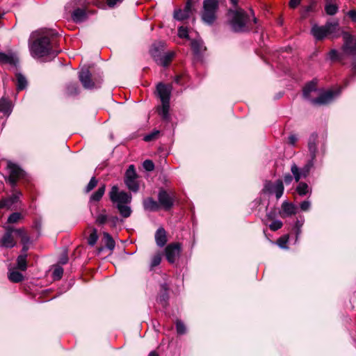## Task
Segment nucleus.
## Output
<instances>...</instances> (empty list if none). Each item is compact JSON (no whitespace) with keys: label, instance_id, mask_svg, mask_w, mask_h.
I'll use <instances>...</instances> for the list:
<instances>
[{"label":"nucleus","instance_id":"obj_28","mask_svg":"<svg viewBox=\"0 0 356 356\" xmlns=\"http://www.w3.org/2000/svg\"><path fill=\"white\" fill-rule=\"evenodd\" d=\"M129 204H118L116 205V207L121 215L122 217L127 218L129 217L132 213V210L130 206H129Z\"/></svg>","mask_w":356,"mask_h":356},{"label":"nucleus","instance_id":"obj_47","mask_svg":"<svg viewBox=\"0 0 356 356\" xmlns=\"http://www.w3.org/2000/svg\"><path fill=\"white\" fill-rule=\"evenodd\" d=\"M283 225V223L281 220H273L270 225H269V228L272 230V231H277L278 229H280Z\"/></svg>","mask_w":356,"mask_h":356},{"label":"nucleus","instance_id":"obj_31","mask_svg":"<svg viewBox=\"0 0 356 356\" xmlns=\"http://www.w3.org/2000/svg\"><path fill=\"white\" fill-rule=\"evenodd\" d=\"M105 190H106V186L104 184H103L98 188V190L96 192H95L93 194H92V195L90 196V200L95 201V202L99 201L102 199V196L104 195V194L105 193Z\"/></svg>","mask_w":356,"mask_h":356},{"label":"nucleus","instance_id":"obj_25","mask_svg":"<svg viewBox=\"0 0 356 356\" xmlns=\"http://www.w3.org/2000/svg\"><path fill=\"white\" fill-rule=\"evenodd\" d=\"M300 196H305L312 194V188L305 182H299L296 189Z\"/></svg>","mask_w":356,"mask_h":356},{"label":"nucleus","instance_id":"obj_33","mask_svg":"<svg viewBox=\"0 0 356 356\" xmlns=\"http://www.w3.org/2000/svg\"><path fill=\"white\" fill-rule=\"evenodd\" d=\"M161 103L162 106L159 109V113L164 120H168L169 118L170 102Z\"/></svg>","mask_w":356,"mask_h":356},{"label":"nucleus","instance_id":"obj_23","mask_svg":"<svg viewBox=\"0 0 356 356\" xmlns=\"http://www.w3.org/2000/svg\"><path fill=\"white\" fill-rule=\"evenodd\" d=\"M316 140H317V135L312 134L309 140L308 143V149L310 154V157L312 158V159H316V152H317V147H316Z\"/></svg>","mask_w":356,"mask_h":356},{"label":"nucleus","instance_id":"obj_41","mask_svg":"<svg viewBox=\"0 0 356 356\" xmlns=\"http://www.w3.org/2000/svg\"><path fill=\"white\" fill-rule=\"evenodd\" d=\"M97 231L95 228L92 229V232L88 238V243L90 246H94L98 240Z\"/></svg>","mask_w":356,"mask_h":356},{"label":"nucleus","instance_id":"obj_40","mask_svg":"<svg viewBox=\"0 0 356 356\" xmlns=\"http://www.w3.org/2000/svg\"><path fill=\"white\" fill-rule=\"evenodd\" d=\"M191 46L194 54L196 55L201 53L203 47L202 41L198 40H193L191 42Z\"/></svg>","mask_w":356,"mask_h":356},{"label":"nucleus","instance_id":"obj_24","mask_svg":"<svg viewBox=\"0 0 356 356\" xmlns=\"http://www.w3.org/2000/svg\"><path fill=\"white\" fill-rule=\"evenodd\" d=\"M72 18L76 23L82 22L87 18V15L83 9L77 8L72 14Z\"/></svg>","mask_w":356,"mask_h":356},{"label":"nucleus","instance_id":"obj_8","mask_svg":"<svg viewBox=\"0 0 356 356\" xmlns=\"http://www.w3.org/2000/svg\"><path fill=\"white\" fill-rule=\"evenodd\" d=\"M7 168L9 171L8 181L14 187L17 180L24 176V172L17 165L11 162L8 163Z\"/></svg>","mask_w":356,"mask_h":356},{"label":"nucleus","instance_id":"obj_55","mask_svg":"<svg viewBox=\"0 0 356 356\" xmlns=\"http://www.w3.org/2000/svg\"><path fill=\"white\" fill-rule=\"evenodd\" d=\"M311 207V202L309 200H305L300 204V208L302 211H307L309 210Z\"/></svg>","mask_w":356,"mask_h":356},{"label":"nucleus","instance_id":"obj_15","mask_svg":"<svg viewBox=\"0 0 356 356\" xmlns=\"http://www.w3.org/2000/svg\"><path fill=\"white\" fill-rule=\"evenodd\" d=\"M171 90V85L159 83L156 86V92L161 102H170Z\"/></svg>","mask_w":356,"mask_h":356},{"label":"nucleus","instance_id":"obj_38","mask_svg":"<svg viewBox=\"0 0 356 356\" xmlns=\"http://www.w3.org/2000/svg\"><path fill=\"white\" fill-rule=\"evenodd\" d=\"M314 160L315 159H312V158H310V159L304 165V167L302 168H300V170L302 171L303 175V178H305L309 175L311 169L314 167Z\"/></svg>","mask_w":356,"mask_h":356},{"label":"nucleus","instance_id":"obj_7","mask_svg":"<svg viewBox=\"0 0 356 356\" xmlns=\"http://www.w3.org/2000/svg\"><path fill=\"white\" fill-rule=\"evenodd\" d=\"M284 184L281 179H277L275 182L270 181H266L263 189L264 193L268 194H275L277 199L280 198L284 193Z\"/></svg>","mask_w":356,"mask_h":356},{"label":"nucleus","instance_id":"obj_17","mask_svg":"<svg viewBox=\"0 0 356 356\" xmlns=\"http://www.w3.org/2000/svg\"><path fill=\"white\" fill-rule=\"evenodd\" d=\"M191 13V4L188 1L184 10H177L174 12V17L177 20H184L190 17Z\"/></svg>","mask_w":356,"mask_h":356},{"label":"nucleus","instance_id":"obj_50","mask_svg":"<svg viewBox=\"0 0 356 356\" xmlns=\"http://www.w3.org/2000/svg\"><path fill=\"white\" fill-rule=\"evenodd\" d=\"M176 329L179 334H184L186 333V327L183 322L177 321L176 323Z\"/></svg>","mask_w":356,"mask_h":356},{"label":"nucleus","instance_id":"obj_14","mask_svg":"<svg viewBox=\"0 0 356 356\" xmlns=\"http://www.w3.org/2000/svg\"><path fill=\"white\" fill-rule=\"evenodd\" d=\"M337 95V92L330 90L321 94L318 98L312 99V102L315 105L327 104L332 102Z\"/></svg>","mask_w":356,"mask_h":356},{"label":"nucleus","instance_id":"obj_62","mask_svg":"<svg viewBox=\"0 0 356 356\" xmlns=\"http://www.w3.org/2000/svg\"><path fill=\"white\" fill-rule=\"evenodd\" d=\"M348 15L352 19L353 22H356V11L351 10L348 13Z\"/></svg>","mask_w":356,"mask_h":356},{"label":"nucleus","instance_id":"obj_36","mask_svg":"<svg viewBox=\"0 0 356 356\" xmlns=\"http://www.w3.org/2000/svg\"><path fill=\"white\" fill-rule=\"evenodd\" d=\"M108 217L109 216L106 214V210L104 209L97 216L95 222L99 225H104L108 222Z\"/></svg>","mask_w":356,"mask_h":356},{"label":"nucleus","instance_id":"obj_43","mask_svg":"<svg viewBox=\"0 0 356 356\" xmlns=\"http://www.w3.org/2000/svg\"><path fill=\"white\" fill-rule=\"evenodd\" d=\"M67 93L69 95H76L79 94V87L76 83H70L67 87Z\"/></svg>","mask_w":356,"mask_h":356},{"label":"nucleus","instance_id":"obj_4","mask_svg":"<svg viewBox=\"0 0 356 356\" xmlns=\"http://www.w3.org/2000/svg\"><path fill=\"white\" fill-rule=\"evenodd\" d=\"M338 26V21L327 22L324 26L314 25L311 29V33L316 40H321L327 35L334 33Z\"/></svg>","mask_w":356,"mask_h":356},{"label":"nucleus","instance_id":"obj_51","mask_svg":"<svg viewBox=\"0 0 356 356\" xmlns=\"http://www.w3.org/2000/svg\"><path fill=\"white\" fill-rule=\"evenodd\" d=\"M159 134V131L155 130V131H152V133L145 136L143 139L146 142H149V141H152V140L155 139Z\"/></svg>","mask_w":356,"mask_h":356},{"label":"nucleus","instance_id":"obj_30","mask_svg":"<svg viewBox=\"0 0 356 356\" xmlns=\"http://www.w3.org/2000/svg\"><path fill=\"white\" fill-rule=\"evenodd\" d=\"M8 277L10 281L15 283L19 282L24 279L23 275L15 270H10Z\"/></svg>","mask_w":356,"mask_h":356},{"label":"nucleus","instance_id":"obj_13","mask_svg":"<svg viewBox=\"0 0 356 356\" xmlns=\"http://www.w3.org/2000/svg\"><path fill=\"white\" fill-rule=\"evenodd\" d=\"M165 252L167 260L172 264L179 257L181 245L179 243L170 244L165 248Z\"/></svg>","mask_w":356,"mask_h":356},{"label":"nucleus","instance_id":"obj_2","mask_svg":"<svg viewBox=\"0 0 356 356\" xmlns=\"http://www.w3.org/2000/svg\"><path fill=\"white\" fill-rule=\"evenodd\" d=\"M227 24L235 33H245L250 31L252 29L250 17L241 8L229 10Z\"/></svg>","mask_w":356,"mask_h":356},{"label":"nucleus","instance_id":"obj_27","mask_svg":"<svg viewBox=\"0 0 356 356\" xmlns=\"http://www.w3.org/2000/svg\"><path fill=\"white\" fill-rule=\"evenodd\" d=\"M165 47V43L163 42H159L153 44L152 48L150 50V53L153 58L154 59L155 54L161 56L163 54V51Z\"/></svg>","mask_w":356,"mask_h":356},{"label":"nucleus","instance_id":"obj_48","mask_svg":"<svg viewBox=\"0 0 356 356\" xmlns=\"http://www.w3.org/2000/svg\"><path fill=\"white\" fill-rule=\"evenodd\" d=\"M22 218V215L19 213L15 212L10 214L8 218V223H15L19 221Z\"/></svg>","mask_w":356,"mask_h":356},{"label":"nucleus","instance_id":"obj_19","mask_svg":"<svg viewBox=\"0 0 356 356\" xmlns=\"http://www.w3.org/2000/svg\"><path fill=\"white\" fill-rule=\"evenodd\" d=\"M156 243L159 247H163L167 242L166 232L163 227H159L155 233Z\"/></svg>","mask_w":356,"mask_h":356},{"label":"nucleus","instance_id":"obj_56","mask_svg":"<svg viewBox=\"0 0 356 356\" xmlns=\"http://www.w3.org/2000/svg\"><path fill=\"white\" fill-rule=\"evenodd\" d=\"M303 225V222L302 221H300V220H298L296 223V225H295V227L296 229V241H298V237L301 234V227Z\"/></svg>","mask_w":356,"mask_h":356},{"label":"nucleus","instance_id":"obj_49","mask_svg":"<svg viewBox=\"0 0 356 356\" xmlns=\"http://www.w3.org/2000/svg\"><path fill=\"white\" fill-rule=\"evenodd\" d=\"M97 184V180L95 177H92L86 187V192L89 193L91 191Z\"/></svg>","mask_w":356,"mask_h":356},{"label":"nucleus","instance_id":"obj_6","mask_svg":"<svg viewBox=\"0 0 356 356\" xmlns=\"http://www.w3.org/2000/svg\"><path fill=\"white\" fill-rule=\"evenodd\" d=\"M109 197L111 202L116 205L118 204H130L132 200V196L130 193L125 191H119V188L116 185L111 188L109 192Z\"/></svg>","mask_w":356,"mask_h":356},{"label":"nucleus","instance_id":"obj_39","mask_svg":"<svg viewBox=\"0 0 356 356\" xmlns=\"http://www.w3.org/2000/svg\"><path fill=\"white\" fill-rule=\"evenodd\" d=\"M325 13L329 15H334L338 11V6L333 2H327L325 6Z\"/></svg>","mask_w":356,"mask_h":356},{"label":"nucleus","instance_id":"obj_44","mask_svg":"<svg viewBox=\"0 0 356 356\" xmlns=\"http://www.w3.org/2000/svg\"><path fill=\"white\" fill-rule=\"evenodd\" d=\"M22 195V193L20 192H16L14 194H13L10 197L6 198V200H8V204L9 208L15 202H17L19 197Z\"/></svg>","mask_w":356,"mask_h":356},{"label":"nucleus","instance_id":"obj_45","mask_svg":"<svg viewBox=\"0 0 356 356\" xmlns=\"http://www.w3.org/2000/svg\"><path fill=\"white\" fill-rule=\"evenodd\" d=\"M288 241H289V236L284 235L277 239V244L279 245L280 248H281L282 249H287L288 247L286 246V244H287Z\"/></svg>","mask_w":356,"mask_h":356},{"label":"nucleus","instance_id":"obj_22","mask_svg":"<svg viewBox=\"0 0 356 356\" xmlns=\"http://www.w3.org/2000/svg\"><path fill=\"white\" fill-rule=\"evenodd\" d=\"M316 91V83L314 81L307 83L303 88V97L308 100L313 99L312 93Z\"/></svg>","mask_w":356,"mask_h":356},{"label":"nucleus","instance_id":"obj_26","mask_svg":"<svg viewBox=\"0 0 356 356\" xmlns=\"http://www.w3.org/2000/svg\"><path fill=\"white\" fill-rule=\"evenodd\" d=\"M0 112L9 115L12 112V104L6 98L2 97L0 99Z\"/></svg>","mask_w":356,"mask_h":356},{"label":"nucleus","instance_id":"obj_5","mask_svg":"<svg viewBox=\"0 0 356 356\" xmlns=\"http://www.w3.org/2000/svg\"><path fill=\"white\" fill-rule=\"evenodd\" d=\"M134 165H130L126 170L124 181L127 188L133 193H137L139 191L140 185Z\"/></svg>","mask_w":356,"mask_h":356},{"label":"nucleus","instance_id":"obj_58","mask_svg":"<svg viewBox=\"0 0 356 356\" xmlns=\"http://www.w3.org/2000/svg\"><path fill=\"white\" fill-rule=\"evenodd\" d=\"M316 5V0H309V5L306 6L305 8V13H309V12L312 11L314 9Z\"/></svg>","mask_w":356,"mask_h":356},{"label":"nucleus","instance_id":"obj_10","mask_svg":"<svg viewBox=\"0 0 356 356\" xmlns=\"http://www.w3.org/2000/svg\"><path fill=\"white\" fill-rule=\"evenodd\" d=\"M158 200L159 206L165 210H169L174 204L173 194L168 193L166 191L161 189L158 194Z\"/></svg>","mask_w":356,"mask_h":356},{"label":"nucleus","instance_id":"obj_20","mask_svg":"<svg viewBox=\"0 0 356 356\" xmlns=\"http://www.w3.org/2000/svg\"><path fill=\"white\" fill-rule=\"evenodd\" d=\"M282 209L283 211V213L281 215L282 217L291 216L297 212L296 207L293 204L286 201L282 203Z\"/></svg>","mask_w":356,"mask_h":356},{"label":"nucleus","instance_id":"obj_35","mask_svg":"<svg viewBox=\"0 0 356 356\" xmlns=\"http://www.w3.org/2000/svg\"><path fill=\"white\" fill-rule=\"evenodd\" d=\"M291 171L296 182H299L300 179L303 177L300 168H299L296 163L291 165Z\"/></svg>","mask_w":356,"mask_h":356},{"label":"nucleus","instance_id":"obj_16","mask_svg":"<svg viewBox=\"0 0 356 356\" xmlns=\"http://www.w3.org/2000/svg\"><path fill=\"white\" fill-rule=\"evenodd\" d=\"M18 63V58L13 53H3L0 51V64H9L10 65L16 66Z\"/></svg>","mask_w":356,"mask_h":356},{"label":"nucleus","instance_id":"obj_60","mask_svg":"<svg viewBox=\"0 0 356 356\" xmlns=\"http://www.w3.org/2000/svg\"><path fill=\"white\" fill-rule=\"evenodd\" d=\"M293 179V176L289 173L284 175V181L286 184H290L292 182Z\"/></svg>","mask_w":356,"mask_h":356},{"label":"nucleus","instance_id":"obj_61","mask_svg":"<svg viewBox=\"0 0 356 356\" xmlns=\"http://www.w3.org/2000/svg\"><path fill=\"white\" fill-rule=\"evenodd\" d=\"M301 3V0H290L289 6L291 8H296Z\"/></svg>","mask_w":356,"mask_h":356},{"label":"nucleus","instance_id":"obj_34","mask_svg":"<svg viewBox=\"0 0 356 356\" xmlns=\"http://www.w3.org/2000/svg\"><path fill=\"white\" fill-rule=\"evenodd\" d=\"M26 254H20L17 259V268L21 270H26L27 268Z\"/></svg>","mask_w":356,"mask_h":356},{"label":"nucleus","instance_id":"obj_1","mask_svg":"<svg viewBox=\"0 0 356 356\" xmlns=\"http://www.w3.org/2000/svg\"><path fill=\"white\" fill-rule=\"evenodd\" d=\"M32 41L29 42V51L32 57L40 58L44 56L55 57L58 51L53 49L49 33L38 31L32 34Z\"/></svg>","mask_w":356,"mask_h":356},{"label":"nucleus","instance_id":"obj_21","mask_svg":"<svg viewBox=\"0 0 356 356\" xmlns=\"http://www.w3.org/2000/svg\"><path fill=\"white\" fill-rule=\"evenodd\" d=\"M144 209L149 211H158L160 208L159 202L152 197L145 199L143 202Z\"/></svg>","mask_w":356,"mask_h":356},{"label":"nucleus","instance_id":"obj_46","mask_svg":"<svg viewBox=\"0 0 356 356\" xmlns=\"http://www.w3.org/2000/svg\"><path fill=\"white\" fill-rule=\"evenodd\" d=\"M161 261V254H156L154 255L152 258L150 268L152 269L153 268L157 266L160 264Z\"/></svg>","mask_w":356,"mask_h":356},{"label":"nucleus","instance_id":"obj_32","mask_svg":"<svg viewBox=\"0 0 356 356\" xmlns=\"http://www.w3.org/2000/svg\"><path fill=\"white\" fill-rule=\"evenodd\" d=\"M15 234L21 238V242L23 245H28L30 241V238L24 229H15Z\"/></svg>","mask_w":356,"mask_h":356},{"label":"nucleus","instance_id":"obj_11","mask_svg":"<svg viewBox=\"0 0 356 356\" xmlns=\"http://www.w3.org/2000/svg\"><path fill=\"white\" fill-rule=\"evenodd\" d=\"M343 49L348 54L354 55L356 54V40L353 39L352 35L347 32L343 33Z\"/></svg>","mask_w":356,"mask_h":356},{"label":"nucleus","instance_id":"obj_53","mask_svg":"<svg viewBox=\"0 0 356 356\" xmlns=\"http://www.w3.org/2000/svg\"><path fill=\"white\" fill-rule=\"evenodd\" d=\"M143 165L147 171H152L154 169V164L151 160H145Z\"/></svg>","mask_w":356,"mask_h":356},{"label":"nucleus","instance_id":"obj_37","mask_svg":"<svg viewBox=\"0 0 356 356\" xmlns=\"http://www.w3.org/2000/svg\"><path fill=\"white\" fill-rule=\"evenodd\" d=\"M104 238L105 241L106 247L108 250H113L115 248V243L114 240L113 239V238L111 237V236L108 233L104 232Z\"/></svg>","mask_w":356,"mask_h":356},{"label":"nucleus","instance_id":"obj_52","mask_svg":"<svg viewBox=\"0 0 356 356\" xmlns=\"http://www.w3.org/2000/svg\"><path fill=\"white\" fill-rule=\"evenodd\" d=\"M178 35L181 38H188V29L184 26L178 29Z\"/></svg>","mask_w":356,"mask_h":356},{"label":"nucleus","instance_id":"obj_12","mask_svg":"<svg viewBox=\"0 0 356 356\" xmlns=\"http://www.w3.org/2000/svg\"><path fill=\"white\" fill-rule=\"evenodd\" d=\"M79 81L86 89L91 90L98 88V84H96L91 78V73L88 70H82L79 75Z\"/></svg>","mask_w":356,"mask_h":356},{"label":"nucleus","instance_id":"obj_59","mask_svg":"<svg viewBox=\"0 0 356 356\" xmlns=\"http://www.w3.org/2000/svg\"><path fill=\"white\" fill-rule=\"evenodd\" d=\"M108 222H110L113 227H115L117 223L119 222V218L117 216H109Z\"/></svg>","mask_w":356,"mask_h":356},{"label":"nucleus","instance_id":"obj_18","mask_svg":"<svg viewBox=\"0 0 356 356\" xmlns=\"http://www.w3.org/2000/svg\"><path fill=\"white\" fill-rule=\"evenodd\" d=\"M174 56L173 52H168L163 54L160 56L159 55L155 54L154 60L158 65L167 66L172 60Z\"/></svg>","mask_w":356,"mask_h":356},{"label":"nucleus","instance_id":"obj_29","mask_svg":"<svg viewBox=\"0 0 356 356\" xmlns=\"http://www.w3.org/2000/svg\"><path fill=\"white\" fill-rule=\"evenodd\" d=\"M17 79V90H22L27 86V80L26 77L21 73L16 74Z\"/></svg>","mask_w":356,"mask_h":356},{"label":"nucleus","instance_id":"obj_54","mask_svg":"<svg viewBox=\"0 0 356 356\" xmlns=\"http://www.w3.org/2000/svg\"><path fill=\"white\" fill-rule=\"evenodd\" d=\"M63 273V269L61 267L56 268L53 271V277L55 280L61 278Z\"/></svg>","mask_w":356,"mask_h":356},{"label":"nucleus","instance_id":"obj_42","mask_svg":"<svg viewBox=\"0 0 356 356\" xmlns=\"http://www.w3.org/2000/svg\"><path fill=\"white\" fill-rule=\"evenodd\" d=\"M162 287L164 289L165 292L158 298V301L161 304V305L163 307H165L167 305L168 295L166 291H167L166 285L164 284L162 286Z\"/></svg>","mask_w":356,"mask_h":356},{"label":"nucleus","instance_id":"obj_3","mask_svg":"<svg viewBox=\"0 0 356 356\" xmlns=\"http://www.w3.org/2000/svg\"><path fill=\"white\" fill-rule=\"evenodd\" d=\"M218 0H204L200 14L202 22L208 25L214 24L218 18Z\"/></svg>","mask_w":356,"mask_h":356},{"label":"nucleus","instance_id":"obj_63","mask_svg":"<svg viewBox=\"0 0 356 356\" xmlns=\"http://www.w3.org/2000/svg\"><path fill=\"white\" fill-rule=\"evenodd\" d=\"M297 140V137L295 135H290L289 136V143L292 145L296 144Z\"/></svg>","mask_w":356,"mask_h":356},{"label":"nucleus","instance_id":"obj_57","mask_svg":"<svg viewBox=\"0 0 356 356\" xmlns=\"http://www.w3.org/2000/svg\"><path fill=\"white\" fill-rule=\"evenodd\" d=\"M329 58L332 60H339V55L337 50L332 49L329 52Z\"/></svg>","mask_w":356,"mask_h":356},{"label":"nucleus","instance_id":"obj_64","mask_svg":"<svg viewBox=\"0 0 356 356\" xmlns=\"http://www.w3.org/2000/svg\"><path fill=\"white\" fill-rule=\"evenodd\" d=\"M8 200L6 199H3L0 201V209L1 208H7L9 209L8 204Z\"/></svg>","mask_w":356,"mask_h":356},{"label":"nucleus","instance_id":"obj_9","mask_svg":"<svg viewBox=\"0 0 356 356\" xmlns=\"http://www.w3.org/2000/svg\"><path fill=\"white\" fill-rule=\"evenodd\" d=\"M4 228L6 232L0 240V243L2 247L12 248L15 247L17 243L13 236L15 229L11 226H6Z\"/></svg>","mask_w":356,"mask_h":356}]
</instances>
